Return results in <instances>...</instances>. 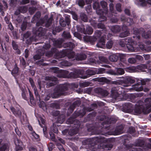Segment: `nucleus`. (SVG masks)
Wrapping results in <instances>:
<instances>
[{"mask_svg":"<svg viewBox=\"0 0 151 151\" xmlns=\"http://www.w3.org/2000/svg\"><path fill=\"white\" fill-rule=\"evenodd\" d=\"M27 22H23L21 27V29L22 31H24L26 29L27 26Z\"/></svg>","mask_w":151,"mask_h":151,"instance_id":"603ef678","label":"nucleus"},{"mask_svg":"<svg viewBox=\"0 0 151 151\" xmlns=\"http://www.w3.org/2000/svg\"><path fill=\"white\" fill-rule=\"evenodd\" d=\"M125 28L126 30L124 32L120 33L119 35V37L121 38L124 37L128 36L129 35V31L127 30V27H125Z\"/></svg>","mask_w":151,"mask_h":151,"instance_id":"393cba45","label":"nucleus"},{"mask_svg":"<svg viewBox=\"0 0 151 151\" xmlns=\"http://www.w3.org/2000/svg\"><path fill=\"white\" fill-rule=\"evenodd\" d=\"M94 92L100 97H105L108 94V92L100 88H97L94 90Z\"/></svg>","mask_w":151,"mask_h":151,"instance_id":"9d476101","label":"nucleus"},{"mask_svg":"<svg viewBox=\"0 0 151 151\" xmlns=\"http://www.w3.org/2000/svg\"><path fill=\"white\" fill-rule=\"evenodd\" d=\"M90 83L88 82H85L80 83V86L81 87H85L88 86Z\"/></svg>","mask_w":151,"mask_h":151,"instance_id":"6e6d98bb","label":"nucleus"},{"mask_svg":"<svg viewBox=\"0 0 151 151\" xmlns=\"http://www.w3.org/2000/svg\"><path fill=\"white\" fill-rule=\"evenodd\" d=\"M138 82L134 85V86L132 88L137 91H140L143 90V88L142 85H145L146 84L147 81L144 80H139L137 81Z\"/></svg>","mask_w":151,"mask_h":151,"instance_id":"0eeeda50","label":"nucleus"},{"mask_svg":"<svg viewBox=\"0 0 151 151\" xmlns=\"http://www.w3.org/2000/svg\"><path fill=\"white\" fill-rule=\"evenodd\" d=\"M84 40L88 42H90L91 44L93 45L95 42L97 40L96 38L93 36H86L84 37Z\"/></svg>","mask_w":151,"mask_h":151,"instance_id":"dca6fc26","label":"nucleus"},{"mask_svg":"<svg viewBox=\"0 0 151 151\" xmlns=\"http://www.w3.org/2000/svg\"><path fill=\"white\" fill-rule=\"evenodd\" d=\"M128 62L130 63L134 64L135 63L136 61V59L133 58H130L128 60Z\"/></svg>","mask_w":151,"mask_h":151,"instance_id":"e2e57ef3","label":"nucleus"},{"mask_svg":"<svg viewBox=\"0 0 151 151\" xmlns=\"http://www.w3.org/2000/svg\"><path fill=\"white\" fill-rule=\"evenodd\" d=\"M57 146L60 151H65L62 145L59 143H57Z\"/></svg>","mask_w":151,"mask_h":151,"instance_id":"774afa93","label":"nucleus"},{"mask_svg":"<svg viewBox=\"0 0 151 151\" xmlns=\"http://www.w3.org/2000/svg\"><path fill=\"white\" fill-rule=\"evenodd\" d=\"M136 69H137L141 71L146 72V69H147V66L145 64H141L137 65L136 67Z\"/></svg>","mask_w":151,"mask_h":151,"instance_id":"a878e982","label":"nucleus"},{"mask_svg":"<svg viewBox=\"0 0 151 151\" xmlns=\"http://www.w3.org/2000/svg\"><path fill=\"white\" fill-rule=\"evenodd\" d=\"M102 32L101 31L99 30H96L95 32V33L93 35L94 37L96 38L97 40L101 36L102 34Z\"/></svg>","mask_w":151,"mask_h":151,"instance_id":"c9c22d12","label":"nucleus"},{"mask_svg":"<svg viewBox=\"0 0 151 151\" xmlns=\"http://www.w3.org/2000/svg\"><path fill=\"white\" fill-rule=\"evenodd\" d=\"M18 8L21 13H24L27 11V8L26 6H19Z\"/></svg>","mask_w":151,"mask_h":151,"instance_id":"37998d69","label":"nucleus"},{"mask_svg":"<svg viewBox=\"0 0 151 151\" xmlns=\"http://www.w3.org/2000/svg\"><path fill=\"white\" fill-rule=\"evenodd\" d=\"M125 42L126 44V46L128 50L130 51H134V48L133 45L134 44L135 41H134L131 37H127L125 38Z\"/></svg>","mask_w":151,"mask_h":151,"instance_id":"1a4fd4ad","label":"nucleus"},{"mask_svg":"<svg viewBox=\"0 0 151 151\" xmlns=\"http://www.w3.org/2000/svg\"><path fill=\"white\" fill-rule=\"evenodd\" d=\"M49 134L50 136V139H51L54 142H56V139L55 135L54 133L52 132H50L49 133Z\"/></svg>","mask_w":151,"mask_h":151,"instance_id":"052dcab7","label":"nucleus"},{"mask_svg":"<svg viewBox=\"0 0 151 151\" xmlns=\"http://www.w3.org/2000/svg\"><path fill=\"white\" fill-rule=\"evenodd\" d=\"M99 58L101 63H107L109 62L108 59L104 56H100Z\"/></svg>","mask_w":151,"mask_h":151,"instance_id":"e433bc0d","label":"nucleus"},{"mask_svg":"<svg viewBox=\"0 0 151 151\" xmlns=\"http://www.w3.org/2000/svg\"><path fill=\"white\" fill-rule=\"evenodd\" d=\"M111 73L114 75H122L124 74V71L122 68H117L116 72L112 71H111Z\"/></svg>","mask_w":151,"mask_h":151,"instance_id":"5701e85b","label":"nucleus"},{"mask_svg":"<svg viewBox=\"0 0 151 151\" xmlns=\"http://www.w3.org/2000/svg\"><path fill=\"white\" fill-rule=\"evenodd\" d=\"M76 28L78 32L83 33L84 34H85V28L84 27H81L77 25L76 26Z\"/></svg>","mask_w":151,"mask_h":151,"instance_id":"a19ab883","label":"nucleus"},{"mask_svg":"<svg viewBox=\"0 0 151 151\" xmlns=\"http://www.w3.org/2000/svg\"><path fill=\"white\" fill-rule=\"evenodd\" d=\"M93 8L96 10V13L100 16L99 17V21L100 22L105 21L106 20L107 18L104 15H106L108 13H105V11H104L100 9V6L99 3H95L93 4Z\"/></svg>","mask_w":151,"mask_h":151,"instance_id":"20e7f679","label":"nucleus"},{"mask_svg":"<svg viewBox=\"0 0 151 151\" xmlns=\"http://www.w3.org/2000/svg\"><path fill=\"white\" fill-rule=\"evenodd\" d=\"M96 74H102L105 72V70L103 68H100L98 69H96Z\"/></svg>","mask_w":151,"mask_h":151,"instance_id":"09e8293b","label":"nucleus"},{"mask_svg":"<svg viewBox=\"0 0 151 151\" xmlns=\"http://www.w3.org/2000/svg\"><path fill=\"white\" fill-rule=\"evenodd\" d=\"M75 107V105L73 104L71 105L68 109L67 114H68L69 115L74 110Z\"/></svg>","mask_w":151,"mask_h":151,"instance_id":"de8ad7c7","label":"nucleus"},{"mask_svg":"<svg viewBox=\"0 0 151 151\" xmlns=\"http://www.w3.org/2000/svg\"><path fill=\"white\" fill-rule=\"evenodd\" d=\"M83 72L84 71L82 70L76 69V78L77 77V74H79L81 75V76H80V77L81 78L86 79L96 74V69L94 70L90 69L87 70L86 72V74L85 75H83Z\"/></svg>","mask_w":151,"mask_h":151,"instance_id":"39448f33","label":"nucleus"},{"mask_svg":"<svg viewBox=\"0 0 151 151\" xmlns=\"http://www.w3.org/2000/svg\"><path fill=\"white\" fill-rule=\"evenodd\" d=\"M97 26L98 28L103 29L104 31H106V28L105 27V25L103 24L99 23L97 24Z\"/></svg>","mask_w":151,"mask_h":151,"instance_id":"864d4df0","label":"nucleus"},{"mask_svg":"<svg viewBox=\"0 0 151 151\" xmlns=\"http://www.w3.org/2000/svg\"><path fill=\"white\" fill-rule=\"evenodd\" d=\"M51 70L53 73H59L60 72L59 68L58 67H52L50 68Z\"/></svg>","mask_w":151,"mask_h":151,"instance_id":"49530a36","label":"nucleus"},{"mask_svg":"<svg viewBox=\"0 0 151 151\" xmlns=\"http://www.w3.org/2000/svg\"><path fill=\"white\" fill-rule=\"evenodd\" d=\"M86 10L88 13L91 12H92V9L91 6L90 4H89L86 7Z\"/></svg>","mask_w":151,"mask_h":151,"instance_id":"680f3d73","label":"nucleus"},{"mask_svg":"<svg viewBox=\"0 0 151 151\" xmlns=\"http://www.w3.org/2000/svg\"><path fill=\"white\" fill-rule=\"evenodd\" d=\"M113 42L112 40H109L106 44V47L109 49L111 48L113 46Z\"/></svg>","mask_w":151,"mask_h":151,"instance_id":"8fccbe9b","label":"nucleus"},{"mask_svg":"<svg viewBox=\"0 0 151 151\" xmlns=\"http://www.w3.org/2000/svg\"><path fill=\"white\" fill-rule=\"evenodd\" d=\"M63 36L65 39H69L71 37V35L70 33L65 32H63Z\"/></svg>","mask_w":151,"mask_h":151,"instance_id":"3c124183","label":"nucleus"},{"mask_svg":"<svg viewBox=\"0 0 151 151\" xmlns=\"http://www.w3.org/2000/svg\"><path fill=\"white\" fill-rule=\"evenodd\" d=\"M122 87L120 86L114 87L112 88L111 91V94L114 98H116L119 97V95L122 93Z\"/></svg>","mask_w":151,"mask_h":151,"instance_id":"6e6552de","label":"nucleus"},{"mask_svg":"<svg viewBox=\"0 0 151 151\" xmlns=\"http://www.w3.org/2000/svg\"><path fill=\"white\" fill-rule=\"evenodd\" d=\"M78 5L81 8H83L85 4L84 0H79L78 2Z\"/></svg>","mask_w":151,"mask_h":151,"instance_id":"0e129e2a","label":"nucleus"},{"mask_svg":"<svg viewBox=\"0 0 151 151\" xmlns=\"http://www.w3.org/2000/svg\"><path fill=\"white\" fill-rule=\"evenodd\" d=\"M123 127L122 125H119L117 126L115 128L114 132V134L117 135L122 134L123 129Z\"/></svg>","mask_w":151,"mask_h":151,"instance_id":"412c9836","label":"nucleus"},{"mask_svg":"<svg viewBox=\"0 0 151 151\" xmlns=\"http://www.w3.org/2000/svg\"><path fill=\"white\" fill-rule=\"evenodd\" d=\"M99 124L98 123H96L94 125L90 124V127L88 128V130L90 132L96 131L99 129Z\"/></svg>","mask_w":151,"mask_h":151,"instance_id":"a211bd4d","label":"nucleus"},{"mask_svg":"<svg viewBox=\"0 0 151 151\" xmlns=\"http://www.w3.org/2000/svg\"><path fill=\"white\" fill-rule=\"evenodd\" d=\"M62 67H69L72 65V64L66 61H64L60 63Z\"/></svg>","mask_w":151,"mask_h":151,"instance_id":"f704fd0d","label":"nucleus"},{"mask_svg":"<svg viewBox=\"0 0 151 151\" xmlns=\"http://www.w3.org/2000/svg\"><path fill=\"white\" fill-rule=\"evenodd\" d=\"M121 29V27L119 25H114L112 26L111 29L112 32L114 33H116L119 32Z\"/></svg>","mask_w":151,"mask_h":151,"instance_id":"b1692460","label":"nucleus"},{"mask_svg":"<svg viewBox=\"0 0 151 151\" xmlns=\"http://www.w3.org/2000/svg\"><path fill=\"white\" fill-rule=\"evenodd\" d=\"M106 36L105 35H102L100 38L96 46L99 48H103L105 47Z\"/></svg>","mask_w":151,"mask_h":151,"instance_id":"4468645a","label":"nucleus"},{"mask_svg":"<svg viewBox=\"0 0 151 151\" xmlns=\"http://www.w3.org/2000/svg\"><path fill=\"white\" fill-rule=\"evenodd\" d=\"M92 110V109L90 108L84 107L83 109L80 110L78 111H76V117L77 116L82 117L86 114V111L90 112Z\"/></svg>","mask_w":151,"mask_h":151,"instance_id":"ddd939ff","label":"nucleus"},{"mask_svg":"<svg viewBox=\"0 0 151 151\" xmlns=\"http://www.w3.org/2000/svg\"><path fill=\"white\" fill-rule=\"evenodd\" d=\"M98 81L99 82H105L108 83L109 82V81L106 78L104 77L99 78H98Z\"/></svg>","mask_w":151,"mask_h":151,"instance_id":"a18cd8bd","label":"nucleus"},{"mask_svg":"<svg viewBox=\"0 0 151 151\" xmlns=\"http://www.w3.org/2000/svg\"><path fill=\"white\" fill-rule=\"evenodd\" d=\"M80 17L81 19L84 22L88 21V17L86 14L84 13H81L80 14Z\"/></svg>","mask_w":151,"mask_h":151,"instance_id":"ea45409f","label":"nucleus"},{"mask_svg":"<svg viewBox=\"0 0 151 151\" xmlns=\"http://www.w3.org/2000/svg\"><path fill=\"white\" fill-rule=\"evenodd\" d=\"M85 32L86 33L85 34L91 35L93 33V29L90 26H87L86 27V29H85Z\"/></svg>","mask_w":151,"mask_h":151,"instance_id":"72a5a7b5","label":"nucleus"},{"mask_svg":"<svg viewBox=\"0 0 151 151\" xmlns=\"http://www.w3.org/2000/svg\"><path fill=\"white\" fill-rule=\"evenodd\" d=\"M70 136H72L76 133V128L73 127V129H70L68 132Z\"/></svg>","mask_w":151,"mask_h":151,"instance_id":"13d9d810","label":"nucleus"},{"mask_svg":"<svg viewBox=\"0 0 151 151\" xmlns=\"http://www.w3.org/2000/svg\"><path fill=\"white\" fill-rule=\"evenodd\" d=\"M151 98H146L144 102L138 101L135 104L134 109L135 113L137 114H147L151 112Z\"/></svg>","mask_w":151,"mask_h":151,"instance_id":"f03ea898","label":"nucleus"},{"mask_svg":"<svg viewBox=\"0 0 151 151\" xmlns=\"http://www.w3.org/2000/svg\"><path fill=\"white\" fill-rule=\"evenodd\" d=\"M2 140L0 139V151H5L7 147V145L4 143L1 144Z\"/></svg>","mask_w":151,"mask_h":151,"instance_id":"c756f323","label":"nucleus"},{"mask_svg":"<svg viewBox=\"0 0 151 151\" xmlns=\"http://www.w3.org/2000/svg\"><path fill=\"white\" fill-rule=\"evenodd\" d=\"M145 142L142 140H139L136 143V145L137 146L144 147L145 146Z\"/></svg>","mask_w":151,"mask_h":151,"instance_id":"473e14b6","label":"nucleus"},{"mask_svg":"<svg viewBox=\"0 0 151 151\" xmlns=\"http://www.w3.org/2000/svg\"><path fill=\"white\" fill-rule=\"evenodd\" d=\"M104 137L100 136L95 137L91 138H88L84 140L83 142L84 145H94L91 151H104V148H107L108 150H110L113 147V145L111 144H108L104 146L102 144L97 145L98 143H101L104 142Z\"/></svg>","mask_w":151,"mask_h":151,"instance_id":"f257e3e1","label":"nucleus"},{"mask_svg":"<svg viewBox=\"0 0 151 151\" xmlns=\"http://www.w3.org/2000/svg\"><path fill=\"white\" fill-rule=\"evenodd\" d=\"M87 58V55L83 53L76 54V60H83Z\"/></svg>","mask_w":151,"mask_h":151,"instance_id":"4be33fe9","label":"nucleus"},{"mask_svg":"<svg viewBox=\"0 0 151 151\" xmlns=\"http://www.w3.org/2000/svg\"><path fill=\"white\" fill-rule=\"evenodd\" d=\"M45 81L49 82L52 81V82L50 83L48 85L49 87L53 86L56 84V82L58 81L57 78L53 76H46L45 78Z\"/></svg>","mask_w":151,"mask_h":151,"instance_id":"9b49d317","label":"nucleus"},{"mask_svg":"<svg viewBox=\"0 0 151 151\" xmlns=\"http://www.w3.org/2000/svg\"><path fill=\"white\" fill-rule=\"evenodd\" d=\"M62 43V42L61 41H59L58 40L55 41L53 42L54 45L56 47L59 48L62 47L61 45Z\"/></svg>","mask_w":151,"mask_h":151,"instance_id":"58836bf2","label":"nucleus"},{"mask_svg":"<svg viewBox=\"0 0 151 151\" xmlns=\"http://www.w3.org/2000/svg\"><path fill=\"white\" fill-rule=\"evenodd\" d=\"M133 19L130 18H127V20H126L125 24L127 26H130L133 24Z\"/></svg>","mask_w":151,"mask_h":151,"instance_id":"7c9ffc66","label":"nucleus"},{"mask_svg":"<svg viewBox=\"0 0 151 151\" xmlns=\"http://www.w3.org/2000/svg\"><path fill=\"white\" fill-rule=\"evenodd\" d=\"M76 120L75 117H71L68 119L66 121V123L68 124H71L75 123Z\"/></svg>","mask_w":151,"mask_h":151,"instance_id":"c03bdc74","label":"nucleus"},{"mask_svg":"<svg viewBox=\"0 0 151 151\" xmlns=\"http://www.w3.org/2000/svg\"><path fill=\"white\" fill-rule=\"evenodd\" d=\"M116 10L119 12H121L122 11L121 9V5L120 3H118L116 4Z\"/></svg>","mask_w":151,"mask_h":151,"instance_id":"69168bd1","label":"nucleus"},{"mask_svg":"<svg viewBox=\"0 0 151 151\" xmlns=\"http://www.w3.org/2000/svg\"><path fill=\"white\" fill-rule=\"evenodd\" d=\"M121 81L126 84L124 85L125 86H129L131 84L135 82V80L134 78L130 76H126L121 80Z\"/></svg>","mask_w":151,"mask_h":151,"instance_id":"f8f14e48","label":"nucleus"},{"mask_svg":"<svg viewBox=\"0 0 151 151\" xmlns=\"http://www.w3.org/2000/svg\"><path fill=\"white\" fill-rule=\"evenodd\" d=\"M43 62H44V60L43 59H42L41 60H40V61H37V62L36 63H37V64L38 65H42L45 66V65H47L46 64H45V63H43Z\"/></svg>","mask_w":151,"mask_h":151,"instance_id":"338daca9","label":"nucleus"},{"mask_svg":"<svg viewBox=\"0 0 151 151\" xmlns=\"http://www.w3.org/2000/svg\"><path fill=\"white\" fill-rule=\"evenodd\" d=\"M100 4L102 8L104 9L105 13H108V10L107 7V4L106 1H102L100 2Z\"/></svg>","mask_w":151,"mask_h":151,"instance_id":"bb28decb","label":"nucleus"},{"mask_svg":"<svg viewBox=\"0 0 151 151\" xmlns=\"http://www.w3.org/2000/svg\"><path fill=\"white\" fill-rule=\"evenodd\" d=\"M14 143L16 145V150L17 151H21L23 149L22 147L21 146L22 145V142L19 139L16 138L14 140Z\"/></svg>","mask_w":151,"mask_h":151,"instance_id":"f3484780","label":"nucleus"},{"mask_svg":"<svg viewBox=\"0 0 151 151\" xmlns=\"http://www.w3.org/2000/svg\"><path fill=\"white\" fill-rule=\"evenodd\" d=\"M133 106V105L129 102L126 103L123 105V108L126 110H129Z\"/></svg>","mask_w":151,"mask_h":151,"instance_id":"c85d7f7f","label":"nucleus"},{"mask_svg":"<svg viewBox=\"0 0 151 151\" xmlns=\"http://www.w3.org/2000/svg\"><path fill=\"white\" fill-rule=\"evenodd\" d=\"M117 121V120L115 118L111 117L108 118L103 122L101 124L102 128H104L105 129L109 130L110 129L109 124H114Z\"/></svg>","mask_w":151,"mask_h":151,"instance_id":"423d86ee","label":"nucleus"},{"mask_svg":"<svg viewBox=\"0 0 151 151\" xmlns=\"http://www.w3.org/2000/svg\"><path fill=\"white\" fill-rule=\"evenodd\" d=\"M119 45L122 47H125L126 46V42H125V39H124L120 40L119 42Z\"/></svg>","mask_w":151,"mask_h":151,"instance_id":"5fc2aeb1","label":"nucleus"},{"mask_svg":"<svg viewBox=\"0 0 151 151\" xmlns=\"http://www.w3.org/2000/svg\"><path fill=\"white\" fill-rule=\"evenodd\" d=\"M10 109L13 113L15 115H21L22 114V113L20 110H18L16 111L14 108L12 107H10Z\"/></svg>","mask_w":151,"mask_h":151,"instance_id":"4c0bfd02","label":"nucleus"},{"mask_svg":"<svg viewBox=\"0 0 151 151\" xmlns=\"http://www.w3.org/2000/svg\"><path fill=\"white\" fill-rule=\"evenodd\" d=\"M96 112H92L88 114L86 117L85 118L84 121L87 122L92 120L94 119V118L96 116Z\"/></svg>","mask_w":151,"mask_h":151,"instance_id":"aec40b11","label":"nucleus"},{"mask_svg":"<svg viewBox=\"0 0 151 151\" xmlns=\"http://www.w3.org/2000/svg\"><path fill=\"white\" fill-rule=\"evenodd\" d=\"M53 20V19L52 17L49 18L46 24V27H49L52 23Z\"/></svg>","mask_w":151,"mask_h":151,"instance_id":"4d7b16f0","label":"nucleus"},{"mask_svg":"<svg viewBox=\"0 0 151 151\" xmlns=\"http://www.w3.org/2000/svg\"><path fill=\"white\" fill-rule=\"evenodd\" d=\"M19 71V68L17 66V64H15L14 68L13 70L12 73L14 74L17 73Z\"/></svg>","mask_w":151,"mask_h":151,"instance_id":"bf43d9fd","label":"nucleus"},{"mask_svg":"<svg viewBox=\"0 0 151 151\" xmlns=\"http://www.w3.org/2000/svg\"><path fill=\"white\" fill-rule=\"evenodd\" d=\"M68 89V86L65 84L60 85L57 86L54 90V92L52 94V98H57L62 95L67 94L65 91Z\"/></svg>","mask_w":151,"mask_h":151,"instance_id":"7ed1b4c3","label":"nucleus"},{"mask_svg":"<svg viewBox=\"0 0 151 151\" xmlns=\"http://www.w3.org/2000/svg\"><path fill=\"white\" fill-rule=\"evenodd\" d=\"M33 32L36 36L40 37L42 36L43 34V28L41 27H40L38 28H37L36 29H33Z\"/></svg>","mask_w":151,"mask_h":151,"instance_id":"6ab92c4d","label":"nucleus"},{"mask_svg":"<svg viewBox=\"0 0 151 151\" xmlns=\"http://www.w3.org/2000/svg\"><path fill=\"white\" fill-rule=\"evenodd\" d=\"M119 57L115 54L111 55L109 57V59L111 62H115L117 61Z\"/></svg>","mask_w":151,"mask_h":151,"instance_id":"cd10ccee","label":"nucleus"},{"mask_svg":"<svg viewBox=\"0 0 151 151\" xmlns=\"http://www.w3.org/2000/svg\"><path fill=\"white\" fill-rule=\"evenodd\" d=\"M41 16V13L40 12H37L33 18V23H35V22L37 21L40 18Z\"/></svg>","mask_w":151,"mask_h":151,"instance_id":"2f4dec72","label":"nucleus"},{"mask_svg":"<svg viewBox=\"0 0 151 151\" xmlns=\"http://www.w3.org/2000/svg\"><path fill=\"white\" fill-rule=\"evenodd\" d=\"M127 71L130 73L135 72L136 71V67L132 66L127 67L126 69Z\"/></svg>","mask_w":151,"mask_h":151,"instance_id":"79ce46f5","label":"nucleus"},{"mask_svg":"<svg viewBox=\"0 0 151 151\" xmlns=\"http://www.w3.org/2000/svg\"><path fill=\"white\" fill-rule=\"evenodd\" d=\"M135 3L139 7L146 8L150 7L147 2L146 0H136Z\"/></svg>","mask_w":151,"mask_h":151,"instance_id":"2eb2a0df","label":"nucleus"}]
</instances>
